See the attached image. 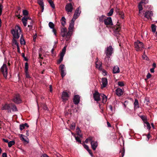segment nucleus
Wrapping results in <instances>:
<instances>
[{
  "instance_id": "nucleus-1",
  "label": "nucleus",
  "mask_w": 157,
  "mask_h": 157,
  "mask_svg": "<svg viewBox=\"0 0 157 157\" xmlns=\"http://www.w3.org/2000/svg\"><path fill=\"white\" fill-rule=\"evenodd\" d=\"M21 28L20 27L17 25L15 27V30L13 29L11 31V33L13 35L14 39H18L20 37L19 33L21 32Z\"/></svg>"
},
{
  "instance_id": "nucleus-2",
  "label": "nucleus",
  "mask_w": 157,
  "mask_h": 157,
  "mask_svg": "<svg viewBox=\"0 0 157 157\" xmlns=\"http://www.w3.org/2000/svg\"><path fill=\"white\" fill-rule=\"evenodd\" d=\"M134 46L137 51H140L144 48L143 43L138 40L135 42Z\"/></svg>"
},
{
  "instance_id": "nucleus-3",
  "label": "nucleus",
  "mask_w": 157,
  "mask_h": 157,
  "mask_svg": "<svg viewBox=\"0 0 157 157\" xmlns=\"http://www.w3.org/2000/svg\"><path fill=\"white\" fill-rule=\"evenodd\" d=\"M113 29L114 33V35L116 36L117 38L118 39V38L119 37V35H120V34L119 33L121 29L120 25L116 24L113 27Z\"/></svg>"
},
{
  "instance_id": "nucleus-4",
  "label": "nucleus",
  "mask_w": 157,
  "mask_h": 157,
  "mask_svg": "<svg viewBox=\"0 0 157 157\" xmlns=\"http://www.w3.org/2000/svg\"><path fill=\"white\" fill-rule=\"evenodd\" d=\"M113 48H112L111 46H109L107 48V50L105 52L106 56L105 59H106V58L109 59L110 58V56L113 53Z\"/></svg>"
},
{
  "instance_id": "nucleus-5",
  "label": "nucleus",
  "mask_w": 157,
  "mask_h": 157,
  "mask_svg": "<svg viewBox=\"0 0 157 157\" xmlns=\"http://www.w3.org/2000/svg\"><path fill=\"white\" fill-rule=\"evenodd\" d=\"M7 66L6 64H3L0 69V71L2 73L4 77L6 78L7 77Z\"/></svg>"
},
{
  "instance_id": "nucleus-6",
  "label": "nucleus",
  "mask_w": 157,
  "mask_h": 157,
  "mask_svg": "<svg viewBox=\"0 0 157 157\" xmlns=\"http://www.w3.org/2000/svg\"><path fill=\"white\" fill-rule=\"evenodd\" d=\"M104 22L105 25H106L107 27L108 26H111L113 25V23L111 17H107L106 19L104 20Z\"/></svg>"
},
{
  "instance_id": "nucleus-7",
  "label": "nucleus",
  "mask_w": 157,
  "mask_h": 157,
  "mask_svg": "<svg viewBox=\"0 0 157 157\" xmlns=\"http://www.w3.org/2000/svg\"><path fill=\"white\" fill-rule=\"evenodd\" d=\"M12 100L14 103L17 104L21 103V102L20 95L19 94H17L15 95Z\"/></svg>"
},
{
  "instance_id": "nucleus-8",
  "label": "nucleus",
  "mask_w": 157,
  "mask_h": 157,
  "mask_svg": "<svg viewBox=\"0 0 157 157\" xmlns=\"http://www.w3.org/2000/svg\"><path fill=\"white\" fill-rule=\"evenodd\" d=\"M93 97L94 100L97 101H101L100 94L98 91H95L93 94Z\"/></svg>"
},
{
  "instance_id": "nucleus-9",
  "label": "nucleus",
  "mask_w": 157,
  "mask_h": 157,
  "mask_svg": "<svg viewBox=\"0 0 157 157\" xmlns=\"http://www.w3.org/2000/svg\"><path fill=\"white\" fill-rule=\"evenodd\" d=\"M65 9L66 11L68 13L72 12L73 10V7L72 4L71 3H67L65 6Z\"/></svg>"
},
{
  "instance_id": "nucleus-10",
  "label": "nucleus",
  "mask_w": 157,
  "mask_h": 157,
  "mask_svg": "<svg viewBox=\"0 0 157 157\" xmlns=\"http://www.w3.org/2000/svg\"><path fill=\"white\" fill-rule=\"evenodd\" d=\"M80 97L79 95H76L74 96L73 98V102L75 105H78L79 102Z\"/></svg>"
},
{
  "instance_id": "nucleus-11",
  "label": "nucleus",
  "mask_w": 157,
  "mask_h": 157,
  "mask_svg": "<svg viewBox=\"0 0 157 157\" xmlns=\"http://www.w3.org/2000/svg\"><path fill=\"white\" fill-rule=\"evenodd\" d=\"M69 97V95L67 92H63L62 94V98L64 101H67V98Z\"/></svg>"
},
{
  "instance_id": "nucleus-12",
  "label": "nucleus",
  "mask_w": 157,
  "mask_h": 157,
  "mask_svg": "<svg viewBox=\"0 0 157 157\" xmlns=\"http://www.w3.org/2000/svg\"><path fill=\"white\" fill-rule=\"evenodd\" d=\"M2 106L1 109L2 110H10V103L9 104L6 103L5 104H2Z\"/></svg>"
},
{
  "instance_id": "nucleus-13",
  "label": "nucleus",
  "mask_w": 157,
  "mask_h": 157,
  "mask_svg": "<svg viewBox=\"0 0 157 157\" xmlns=\"http://www.w3.org/2000/svg\"><path fill=\"white\" fill-rule=\"evenodd\" d=\"M116 94L118 96H120L122 95L123 93V91L122 89L118 88L116 90Z\"/></svg>"
},
{
  "instance_id": "nucleus-14",
  "label": "nucleus",
  "mask_w": 157,
  "mask_h": 157,
  "mask_svg": "<svg viewBox=\"0 0 157 157\" xmlns=\"http://www.w3.org/2000/svg\"><path fill=\"white\" fill-rule=\"evenodd\" d=\"M10 112H11V109H12V110L13 112L17 111L18 110L15 104L13 103H10Z\"/></svg>"
},
{
  "instance_id": "nucleus-15",
  "label": "nucleus",
  "mask_w": 157,
  "mask_h": 157,
  "mask_svg": "<svg viewBox=\"0 0 157 157\" xmlns=\"http://www.w3.org/2000/svg\"><path fill=\"white\" fill-rule=\"evenodd\" d=\"M91 146L92 149L94 150H95L97 147L98 146V143L97 141H94L91 142Z\"/></svg>"
},
{
  "instance_id": "nucleus-16",
  "label": "nucleus",
  "mask_w": 157,
  "mask_h": 157,
  "mask_svg": "<svg viewBox=\"0 0 157 157\" xmlns=\"http://www.w3.org/2000/svg\"><path fill=\"white\" fill-rule=\"evenodd\" d=\"M102 87H105L108 84V81L107 78H102Z\"/></svg>"
},
{
  "instance_id": "nucleus-17",
  "label": "nucleus",
  "mask_w": 157,
  "mask_h": 157,
  "mask_svg": "<svg viewBox=\"0 0 157 157\" xmlns=\"http://www.w3.org/2000/svg\"><path fill=\"white\" fill-rule=\"evenodd\" d=\"M152 14V12L151 11H147L146 12L144 13V17L147 19L150 18Z\"/></svg>"
},
{
  "instance_id": "nucleus-18",
  "label": "nucleus",
  "mask_w": 157,
  "mask_h": 157,
  "mask_svg": "<svg viewBox=\"0 0 157 157\" xmlns=\"http://www.w3.org/2000/svg\"><path fill=\"white\" fill-rule=\"evenodd\" d=\"M20 135L21 140L22 141H24V143H25V144H28L29 143V140L28 139V138H27V140H26L24 137L25 136L24 135H23V134H21Z\"/></svg>"
},
{
  "instance_id": "nucleus-19",
  "label": "nucleus",
  "mask_w": 157,
  "mask_h": 157,
  "mask_svg": "<svg viewBox=\"0 0 157 157\" xmlns=\"http://www.w3.org/2000/svg\"><path fill=\"white\" fill-rule=\"evenodd\" d=\"M100 97L102 98V102L103 103H105L107 100V97L105 95L102 94H100Z\"/></svg>"
},
{
  "instance_id": "nucleus-20",
  "label": "nucleus",
  "mask_w": 157,
  "mask_h": 157,
  "mask_svg": "<svg viewBox=\"0 0 157 157\" xmlns=\"http://www.w3.org/2000/svg\"><path fill=\"white\" fill-rule=\"evenodd\" d=\"M96 67L98 68L99 70H101L102 69V63L101 62H100L97 61L96 62Z\"/></svg>"
},
{
  "instance_id": "nucleus-21",
  "label": "nucleus",
  "mask_w": 157,
  "mask_h": 157,
  "mask_svg": "<svg viewBox=\"0 0 157 157\" xmlns=\"http://www.w3.org/2000/svg\"><path fill=\"white\" fill-rule=\"evenodd\" d=\"M134 108L135 109H137L139 107V103L138 100L136 99L135 100V102L134 103Z\"/></svg>"
},
{
  "instance_id": "nucleus-22",
  "label": "nucleus",
  "mask_w": 157,
  "mask_h": 157,
  "mask_svg": "<svg viewBox=\"0 0 157 157\" xmlns=\"http://www.w3.org/2000/svg\"><path fill=\"white\" fill-rule=\"evenodd\" d=\"M37 2L40 6L41 7L42 9V12L44 9V5L43 2V0H37Z\"/></svg>"
},
{
  "instance_id": "nucleus-23",
  "label": "nucleus",
  "mask_w": 157,
  "mask_h": 157,
  "mask_svg": "<svg viewBox=\"0 0 157 157\" xmlns=\"http://www.w3.org/2000/svg\"><path fill=\"white\" fill-rule=\"evenodd\" d=\"M113 72V73H117L119 72L120 69L118 66H116L114 67Z\"/></svg>"
},
{
  "instance_id": "nucleus-24",
  "label": "nucleus",
  "mask_w": 157,
  "mask_h": 157,
  "mask_svg": "<svg viewBox=\"0 0 157 157\" xmlns=\"http://www.w3.org/2000/svg\"><path fill=\"white\" fill-rule=\"evenodd\" d=\"M80 13H79V8H77L75 11L74 17L77 18L79 16Z\"/></svg>"
},
{
  "instance_id": "nucleus-25",
  "label": "nucleus",
  "mask_w": 157,
  "mask_h": 157,
  "mask_svg": "<svg viewBox=\"0 0 157 157\" xmlns=\"http://www.w3.org/2000/svg\"><path fill=\"white\" fill-rule=\"evenodd\" d=\"M21 21L24 26H25L27 25V19L26 17H24L21 19Z\"/></svg>"
},
{
  "instance_id": "nucleus-26",
  "label": "nucleus",
  "mask_w": 157,
  "mask_h": 157,
  "mask_svg": "<svg viewBox=\"0 0 157 157\" xmlns=\"http://www.w3.org/2000/svg\"><path fill=\"white\" fill-rule=\"evenodd\" d=\"M144 0H142L141 2H140L138 5V7L139 9V12L140 13V11L143 10V7L142 6V3H143Z\"/></svg>"
},
{
  "instance_id": "nucleus-27",
  "label": "nucleus",
  "mask_w": 157,
  "mask_h": 157,
  "mask_svg": "<svg viewBox=\"0 0 157 157\" xmlns=\"http://www.w3.org/2000/svg\"><path fill=\"white\" fill-rule=\"evenodd\" d=\"M67 46H65L62 50V52H61L60 54V56H64L66 50Z\"/></svg>"
},
{
  "instance_id": "nucleus-28",
  "label": "nucleus",
  "mask_w": 157,
  "mask_h": 157,
  "mask_svg": "<svg viewBox=\"0 0 157 157\" xmlns=\"http://www.w3.org/2000/svg\"><path fill=\"white\" fill-rule=\"evenodd\" d=\"M61 22L62 25L63 26H64L66 22V19L64 17H62L61 20Z\"/></svg>"
},
{
  "instance_id": "nucleus-29",
  "label": "nucleus",
  "mask_w": 157,
  "mask_h": 157,
  "mask_svg": "<svg viewBox=\"0 0 157 157\" xmlns=\"http://www.w3.org/2000/svg\"><path fill=\"white\" fill-rule=\"evenodd\" d=\"M20 43L21 44H25V40L23 37V35H21L20 40Z\"/></svg>"
},
{
  "instance_id": "nucleus-30",
  "label": "nucleus",
  "mask_w": 157,
  "mask_h": 157,
  "mask_svg": "<svg viewBox=\"0 0 157 157\" xmlns=\"http://www.w3.org/2000/svg\"><path fill=\"white\" fill-rule=\"evenodd\" d=\"M113 11L114 9L113 8H112L110 10L109 12L107 14V15L109 17L112 16L113 13Z\"/></svg>"
},
{
  "instance_id": "nucleus-31",
  "label": "nucleus",
  "mask_w": 157,
  "mask_h": 157,
  "mask_svg": "<svg viewBox=\"0 0 157 157\" xmlns=\"http://www.w3.org/2000/svg\"><path fill=\"white\" fill-rule=\"evenodd\" d=\"M47 1L49 3L53 9L55 8V6L52 0H47Z\"/></svg>"
},
{
  "instance_id": "nucleus-32",
  "label": "nucleus",
  "mask_w": 157,
  "mask_h": 157,
  "mask_svg": "<svg viewBox=\"0 0 157 157\" xmlns=\"http://www.w3.org/2000/svg\"><path fill=\"white\" fill-rule=\"evenodd\" d=\"M118 13L119 17L123 19L124 18V13L123 12L119 11L117 13Z\"/></svg>"
},
{
  "instance_id": "nucleus-33",
  "label": "nucleus",
  "mask_w": 157,
  "mask_h": 157,
  "mask_svg": "<svg viewBox=\"0 0 157 157\" xmlns=\"http://www.w3.org/2000/svg\"><path fill=\"white\" fill-rule=\"evenodd\" d=\"M15 143V142L14 140H12L9 142L8 143V147H11L12 145L14 144Z\"/></svg>"
},
{
  "instance_id": "nucleus-34",
  "label": "nucleus",
  "mask_w": 157,
  "mask_h": 157,
  "mask_svg": "<svg viewBox=\"0 0 157 157\" xmlns=\"http://www.w3.org/2000/svg\"><path fill=\"white\" fill-rule=\"evenodd\" d=\"M156 26L154 25V24H152L151 25V30L153 32L155 33L156 31Z\"/></svg>"
},
{
  "instance_id": "nucleus-35",
  "label": "nucleus",
  "mask_w": 157,
  "mask_h": 157,
  "mask_svg": "<svg viewBox=\"0 0 157 157\" xmlns=\"http://www.w3.org/2000/svg\"><path fill=\"white\" fill-rule=\"evenodd\" d=\"M106 17L105 15H102L99 17V20L100 22H103L105 19V18Z\"/></svg>"
},
{
  "instance_id": "nucleus-36",
  "label": "nucleus",
  "mask_w": 157,
  "mask_h": 157,
  "mask_svg": "<svg viewBox=\"0 0 157 157\" xmlns=\"http://www.w3.org/2000/svg\"><path fill=\"white\" fill-rule=\"evenodd\" d=\"M67 29L66 28H62L61 29V34L63 33H67Z\"/></svg>"
},
{
  "instance_id": "nucleus-37",
  "label": "nucleus",
  "mask_w": 157,
  "mask_h": 157,
  "mask_svg": "<svg viewBox=\"0 0 157 157\" xmlns=\"http://www.w3.org/2000/svg\"><path fill=\"white\" fill-rule=\"evenodd\" d=\"M63 56H60L59 59L57 61V64H59L60 63H61V62L63 60Z\"/></svg>"
},
{
  "instance_id": "nucleus-38",
  "label": "nucleus",
  "mask_w": 157,
  "mask_h": 157,
  "mask_svg": "<svg viewBox=\"0 0 157 157\" xmlns=\"http://www.w3.org/2000/svg\"><path fill=\"white\" fill-rule=\"evenodd\" d=\"M29 64L28 63L26 62L25 64V71H28Z\"/></svg>"
},
{
  "instance_id": "nucleus-39",
  "label": "nucleus",
  "mask_w": 157,
  "mask_h": 157,
  "mask_svg": "<svg viewBox=\"0 0 157 157\" xmlns=\"http://www.w3.org/2000/svg\"><path fill=\"white\" fill-rule=\"evenodd\" d=\"M120 152L121 153V157H123L125 153V149L124 147H123L122 148L120 151Z\"/></svg>"
},
{
  "instance_id": "nucleus-40",
  "label": "nucleus",
  "mask_w": 157,
  "mask_h": 157,
  "mask_svg": "<svg viewBox=\"0 0 157 157\" xmlns=\"http://www.w3.org/2000/svg\"><path fill=\"white\" fill-rule=\"evenodd\" d=\"M48 25L49 27L51 28V29H53L54 28L55 25L52 22H49L48 24Z\"/></svg>"
},
{
  "instance_id": "nucleus-41",
  "label": "nucleus",
  "mask_w": 157,
  "mask_h": 157,
  "mask_svg": "<svg viewBox=\"0 0 157 157\" xmlns=\"http://www.w3.org/2000/svg\"><path fill=\"white\" fill-rule=\"evenodd\" d=\"M65 68V66L63 64H61L59 67V69L60 71L64 70Z\"/></svg>"
},
{
  "instance_id": "nucleus-42",
  "label": "nucleus",
  "mask_w": 157,
  "mask_h": 157,
  "mask_svg": "<svg viewBox=\"0 0 157 157\" xmlns=\"http://www.w3.org/2000/svg\"><path fill=\"white\" fill-rule=\"evenodd\" d=\"M72 31L69 30V31L67 33H67H66V36H67V37L68 36L70 37L72 34Z\"/></svg>"
},
{
  "instance_id": "nucleus-43",
  "label": "nucleus",
  "mask_w": 157,
  "mask_h": 157,
  "mask_svg": "<svg viewBox=\"0 0 157 157\" xmlns=\"http://www.w3.org/2000/svg\"><path fill=\"white\" fill-rule=\"evenodd\" d=\"M25 74L26 77L28 78H31V76H30L28 71H25Z\"/></svg>"
},
{
  "instance_id": "nucleus-44",
  "label": "nucleus",
  "mask_w": 157,
  "mask_h": 157,
  "mask_svg": "<svg viewBox=\"0 0 157 157\" xmlns=\"http://www.w3.org/2000/svg\"><path fill=\"white\" fill-rule=\"evenodd\" d=\"M61 71V76H62V78H63L64 77V76L66 74L65 72L64 71V70H62Z\"/></svg>"
},
{
  "instance_id": "nucleus-45",
  "label": "nucleus",
  "mask_w": 157,
  "mask_h": 157,
  "mask_svg": "<svg viewBox=\"0 0 157 157\" xmlns=\"http://www.w3.org/2000/svg\"><path fill=\"white\" fill-rule=\"evenodd\" d=\"M23 14L24 16H27L28 14V12L26 10H24L23 11Z\"/></svg>"
},
{
  "instance_id": "nucleus-46",
  "label": "nucleus",
  "mask_w": 157,
  "mask_h": 157,
  "mask_svg": "<svg viewBox=\"0 0 157 157\" xmlns=\"http://www.w3.org/2000/svg\"><path fill=\"white\" fill-rule=\"evenodd\" d=\"M75 128V124L74 123H72L70 125V128L71 129H74Z\"/></svg>"
},
{
  "instance_id": "nucleus-47",
  "label": "nucleus",
  "mask_w": 157,
  "mask_h": 157,
  "mask_svg": "<svg viewBox=\"0 0 157 157\" xmlns=\"http://www.w3.org/2000/svg\"><path fill=\"white\" fill-rule=\"evenodd\" d=\"M145 123L147 125V128L148 129H150L151 128V127L150 126L149 123L147 121H146L145 122Z\"/></svg>"
},
{
  "instance_id": "nucleus-48",
  "label": "nucleus",
  "mask_w": 157,
  "mask_h": 157,
  "mask_svg": "<svg viewBox=\"0 0 157 157\" xmlns=\"http://www.w3.org/2000/svg\"><path fill=\"white\" fill-rule=\"evenodd\" d=\"M13 44L16 45L17 46V45H19L18 44L17 41V40L14 38H13Z\"/></svg>"
},
{
  "instance_id": "nucleus-49",
  "label": "nucleus",
  "mask_w": 157,
  "mask_h": 157,
  "mask_svg": "<svg viewBox=\"0 0 157 157\" xmlns=\"http://www.w3.org/2000/svg\"><path fill=\"white\" fill-rule=\"evenodd\" d=\"M118 85L120 86H124V84L123 82L119 81L118 82Z\"/></svg>"
},
{
  "instance_id": "nucleus-50",
  "label": "nucleus",
  "mask_w": 157,
  "mask_h": 157,
  "mask_svg": "<svg viewBox=\"0 0 157 157\" xmlns=\"http://www.w3.org/2000/svg\"><path fill=\"white\" fill-rule=\"evenodd\" d=\"M74 27V25L70 24L68 28L69 30L72 31Z\"/></svg>"
},
{
  "instance_id": "nucleus-51",
  "label": "nucleus",
  "mask_w": 157,
  "mask_h": 157,
  "mask_svg": "<svg viewBox=\"0 0 157 157\" xmlns=\"http://www.w3.org/2000/svg\"><path fill=\"white\" fill-rule=\"evenodd\" d=\"M140 117L142 120L144 121H147V118L144 116H140Z\"/></svg>"
},
{
  "instance_id": "nucleus-52",
  "label": "nucleus",
  "mask_w": 157,
  "mask_h": 157,
  "mask_svg": "<svg viewBox=\"0 0 157 157\" xmlns=\"http://www.w3.org/2000/svg\"><path fill=\"white\" fill-rule=\"evenodd\" d=\"M75 138L77 141L80 143V144L81 143V140L78 137H75Z\"/></svg>"
},
{
  "instance_id": "nucleus-53",
  "label": "nucleus",
  "mask_w": 157,
  "mask_h": 157,
  "mask_svg": "<svg viewBox=\"0 0 157 157\" xmlns=\"http://www.w3.org/2000/svg\"><path fill=\"white\" fill-rule=\"evenodd\" d=\"M89 141H90V142H92V141H94V138L93 137H92L91 136L89 137L88 138Z\"/></svg>"
},
{
  "instance_id": "nucleus-54",
  "label": "nucleus",
  "mask_w": 157,
  "mask_h": 157,
  "mask_svg": "<svg viewBox=\"0 0 157 157\" xmlns=\"http://www.w3.org/2000/svg\"><path fill=\"white\" fill-rule=\"evenodd\" d=\"M25 127L22 124H20V129L21 130H22L23 129H24L25 128Z\"/></svg>"
},
{
  "instance_id": "nucleus-55",
  "label": "nucleus",
  "mask_w": 157,
  "mask_h": 157,
  "mask_svg": "<svg viewBox=\"0 0 157 157\" xmlns=\"http://www.w3.org/2000/svg\"><path fill=\"white\" fill-rule=\"evenodd\" d=\"M83 145L84 148L85 149H86L87 151L89 149V147L87 145H86V144H83Z\"/></svg>"
},
{
  "instance_id": "nucleus-56",
  "label": "nucleus",
  "mask_w": 157,
  "mask_h": 157,
  "mask_svg": "<svg viewBox=\"0 0 157 157\" xmlns=\"http://www.w3.org/2000/svg\"><path fill=\"white\" fill-rule=\"evenodd\" d=\"M22 56L24 58V59L26 61H28V59H27L25 56V54L24 53H22Z\"/></svg>"
},
{
  "instance_id": "nucleus-57",
  "label": "nucleus",
  "mask_w": 157,
  "mask_h": 157,
  "mask_svg": "<svg viewBox=\"0 0 157 157\" xmlns=\"http://www.w3.org/2000/svg\"><path fill=\"white\" fill-rule=\"evenodd\" d=\"M151 75L150 73H148L146 76L147 79H148L150 78L151 77Z\"/></svg>"
},
{
  "instance_id": "nucleus-58",
  "label": "nucleus",
  "mask_w": 157,
  "mask_h": 157,
  "mask_svg": "<svg viewBox=\"0 0 157 157\" xmlns=\"http://www.w3.org/2000/svg\"><path fill=\"white\" fill-rule=\"evenodd\" d=\"M36 37H37V35L36 34L33 36V40L34 42H35L36 41Z\"/></svg>"
},
{
  "instance_id": "nucleus-59",
  "label": "nucleus",
  "mask_w": 157,
  "mask_h": 157,
  "mask_svg": "<svg viewBox=\"0 0 157 157\" xmlns=\"http://www.w3.org/2000/svg\"><path fill=\"white\" fill-rule=\"evenodd\" d=\"M53 30V32L54 33V34L56 36V29H55L54 28L53 29H52Z\"/></svg>"
},
{
  "instance_id": "nucleus-60",
  "label": "nucleus",
  "mask_w": 157,
  "mask_h": 157,
  "mask_svg": "<svg viewBox=\"0 0 157 157\" xmlns=\"http://www.w3.org/2000/svg\"><path fill=\"white\" fill-rule=\"evenodd\" d=\"M87 151L89 153V154L91 155V156H93V153L89 149Z\"/></svg>"
},
{
  "instance_id": "nucleus-61",
  "label": "nucleus",
  "mask_w": 157,
  "mask_h": 157,
  "mask_svg": "<svg viewBox=\"0 0 157 157\" xmlns=\"http://www.w3.org/2000/svg\"><path fill=\"white\" fill-rule=\"evenodd\" d=\"M2 157H7V154L6 153H3L2 154Z\"/></svg>"
},
{
  "instance_id": "nucleus-62",
  "label": "nucleus",
  "mask_w": 157,
  "mask_h": 157,
  "mask_svg": "<svg viewBox=\"0 0 157 157\" xmlns=\"http://www.w3.org/2000/svg\"><path fill=\"white\" fill-rule=\"evenodd\" d=\"M2 140L3 141H4V142L8 143L9 142L8 140L7 139H6L3 138L2 139Z\"/></svg>"
},
{
  "instance_id": "nucleus-63",
  "label": "nucleus",
  "mask_w": 157,
  "mask_h": 157,
  "mask_svg": "<svg viewBox=\"0 0 157 157\" xmlns=\"http://www.w3.org/2000/svg\"><path fill=\"white\" fill-rule=\"evenodd\" d=\"M77 18L76 17H73V18L71 20V21L74 22L75 20L77 19Z\"/></svg>"
},
{
  "instance_id": "nucleus-64",
  "label": "nucleus",
  "mask_w": 157,
  "mask_h": 157,
  "mask_svg": "<svg viewBox=\"0 0 157 157\" xmlns=\"http://www.w3.org/2000/svg\"><path fill=\"white\" fill-rule=\"evenodd\" d=\"M41 157H49L46 154H44L42 155Z\"/></svg>"
}]
</instances>
